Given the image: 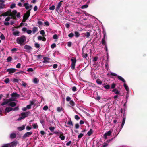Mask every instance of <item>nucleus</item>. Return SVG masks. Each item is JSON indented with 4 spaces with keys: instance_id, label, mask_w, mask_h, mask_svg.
Segmentation results:
<instances>
[{
    "instance_id": "f257e3e1",
    "label": "nucleus",
    "mask_w": 147,
    "mask_h": 147,
    "mask_svg": "<svg viewBox=\"0 0 147 147\" xmlns=\"http://www.w3.org/2000/svg\"><path fill=\"white\" fill-rule=\"evenodd\" d=\"M13 101V100L11 98L9 99H4L3 102L1 103V105L3 106L7 104L8 106L14 107L16 105V104Z\"/></svg>"
},
{
    "instance_id": "f03ea898",
    "label": "nucleus",
    "mask_w": 147,
    "mask_h": 147,
    "mask_svg": "<svg viewBox=\"0 0 147 147\" xmlns=\"http://www.w3.org/2000/svg\"><path fill=\"white\" fill-rule=\"evenodd\" d=\"M26 41V37L24 35H22L17 38L16 41L17 43L22 45L25 44Z\"/></svg>"
},
{
    "instance_id": "7ed1b4c3",
    "label": "nucleus",
    "mask_w": 147,
    "mask_h": 147,
    "mask_svg": "<svg viewBox=\"0 0 147 147\" xmlns=\"http://www.w3.org/2000/svg\"><path fill=\"white\" fill-rule=\"evenodd\" d=\"M112 133V131L111 130H109L107 132L105 133L104 134L103 137L106 140L108 138L109 136L111 135Z\"/></svg>"
},
{
    "instance_id": "20e7f679",
    "label": "nucleus",
    "mask_w": 147,
    "mask_h": 147,
    "mask_svg": "<svg viewBox=\"0 0 147 147\" xmlns=\"http://www.w3.org/2000/svg\"><path fill=\"white\" fill-rule=\"evenodd\" d=\"M24 6L26 10H28V11H29L31 10L32 8V5H29L28 3H26L24 4Z\"/></svg>"
},
{
    "instance_id": "39448f33",
    "label": "nucleus",
    "mask_w": 147,
    "mask_h": 147,
    "mask_svg": "<svg viewBox=\"0 0 147 147\" xmlns=\"http://www.w3.org/2000/svg\"><path fill=\"white\" fill-rule=\"evenodd\" d=\"M71 69H74L75 67V64L76 61V58L74 57H73L71 59Z\"/></svg>"
},
{
    "instance_id": "423d86ee",
    "label": "nucleus",
    "mask_w": 147,
    "mask_h": 147,
    "mask_svg": "<svg viewBox=\"0 0 147 147\" xmlns=\"http://www.w3.org/2000/svg\"><path fill=\"white\" fill-rule=\"evenodd\" d=\"M24 48L26 50V52L29 53L31 52L32 50V47L28 45H26L24 47Z\"/></svg>"
},
{
    "instance_id": "0eeeda50",
    "label": "nucleus",
    "mask_w": 147,
    "mask_h": 147,
    "mask_svg": "<svg viewBox=\"0 0 147 147\" xmlns=\"http://www.w3.org/2000/svg\"><path fill=\"white\" fill-rule=\"evenodd\" d=\"M30 12L29 11H28L24 15L23 17V21L25 22L26 20L30 16Z\"/></svg>"
},
{
    "instance_id": "6e6552de",
    "label": "nucleus",
    "mask_w": 147,
    "mask_h": 147,
    "mask_svg": "<svg viewBox=\"0 0 147 147\" xmlns=\"http://www.w3.org/2000/svg\"><path fill=\"white\" fill-rule=\"evenodd\" d=\"M9 144V147H14L18 144V142L17 141H15Z\"/></svg>"
},
{
    "instance_id": "1a4fd4ad",
    "label": "nucleus",
    "mask_w": 147,
    "mask_h": 147,
    "mask_svg": "<svg viewBox=\"0 0 147 147\" xmlns=\"http://www.w3.org/2000/svg\"><path fill=\"white\" fill-rule=\"evenodd\" d=\"M32 132H27L23 136V138H25L26 137H29L32 134Z\"/></svg>"
},
{
    "instance_id": "9d476101",
    "label": "nucleus",
    "mask_w": 147,
    "mask_h": 147,
    "mask_svg": "<svg viewBox=\"0 0 147 147\" xmlns=\"http://www.w3.org/2000/svg\"><path fill=\"white\" fill-rule=\"evenodd\" d=\"M7 71L8 72L9 74H10L15 72L16 69L15 68H9L7 69Z\"/></svg>"
},
{
    "instance_id": "9b49d317",
    "label": "nucleus",
    "mask_w": 147,
    "mask_h": 147,
    "mask_svg": "<svg viewBox=\"0 0 147 147\" xmlns=\"http://www.w3.org/2000/svg\"><path fill=\"white\" fill-rule=\"evenodd\" d=\"M13 108L9 107H7L5 109V112L8 113L13 110Z\"/></svg>"
},
{
    "instance_id": "f8f14e48",
    "label": "nucleus",
    "mask_w": 147,
    "mask_h": 147,
    "mask_svg": "<svg viewBox=\"0 0 147 147\" xmlns=\"http://www.w3.org/2000/svg\"><path fill=\"white\" fill-rule=\"evenodd\" d=\"M62 2V1H61L58 3L57 6L56 7V9L57 11H58L60 7H61L62 5L61 2Z\"/></svg>"
},
{
    "instance_id": "ddd939ff",
    "label": "nucleus",
    "mask_w": 147,
    "mask_h": 147,
    "mask_svg": "<svg viewBox=\"0 0 147 147\" xmlns=\"http://www.w3.org/2000/svg\"><path fill=\"white\" fill-rule=\"evenodd\" d=\"M103 35V38L101 42L103 45H105L106 44L105 40L107 39V35H105H105Z\"/></svg>"
},
{
    "instance_id": "4468645a",
    "label": "nucleus",
    "mask_w": 147,
    "mask_h": 147,
    "mask_svg": "<svg viewBox=\"0 0 147 147\" xmlns=\"http://www.w3.org/2000/svg\"><path fill=\"white\" fill-rule=\"evenodd\" d=\"M21 115L22 117L24 119L27 117L28 115V114L27 112L22 113H21Z\"/></svg>"
},
{
    "instance_id": "2eb2a0df",
    "label": "nucleus",
    "mask_w": 147,
    "mask_h": 147,
    "mask_svg": "<svg viewBox=\"0 0 147 147\" xmlns=\"http://www.w3.org/2000/svg\"><path fill=\"white\" fill-rule=\"evenodd\" d=\"M118 78V79H119V80L122 81L124 83H125L126 81L125 80H124V79L121 76L118 75L117 76Z\"/></svg>"
},
{
    "instance_id": "dca6fc26",
    "label": "nucleus",
    "mask_w": 147,
    "mask_h": 147,
    "mask_svg": "<svg viewBox=\"0 0 147 147\" xmlns=\"http://www.w3.org/2000/svg\"><path fill=\"white\" fill-rule=\"evenodd\" d=\"M25 126L26 125H23L21 127H18L17 129L20 131L23 130L25 129Z\"/></svg>"
},
{
    "instance_id": "f3484780",
    "label": "nucleus",
    "mask_w": 147,
    "mask_h": 147,
    "mask_svg": "<svg viewBox=\"0 0 147 147\" xmlns=\"http://www.w3.org/2000/svg\"><path fill=\"white\" fill-rule=\"evenodd\" d=\"M5 5L4 3H0V10L1 9H3L6 8Z\"/></svg>"
},
{
    "instance_id": "a211bd4d",
    "label": "nucleus",
    "mask_w": 147,
    "mask_h": 147,
    "mask_svg": "<svg viewBox=\"0 0 147 147\" xmlns=\"http://www.w3.org/2000/svg\"><path fill=\"white\" fill-rule=\"evenodd\" d=\"M44 61H43V63H48V61L49 60V58L45 57L43 58Z\"/></svg>"
},
{
    "instance_id": "6ab92c4d",
    "label": "nucleus",
    "mask_w": 147,
    "mask_h": 147,
    "mask_svg": "<svg viewBox=\"0 0 147 147\" xmlns=\"http://www.w3.org/2000/svg\"><path fill=\"white\" fill-rule=\"evenodd\" d=\"M124 86L125 89L126 90L127 92H129V89L128 87V86L125 83L124 84H123Z\"/></svg>"
},
{
    "instance_id": "aec40b11",
    "label": "nucleus",
    "mask_w": 147,
    "mask_h": 147,
    "mask_svg": "<svg viewBox=\"0 0 147 147\" xmlns=\"http://www.w3.org/2000/svg\"><path fill=\"white\" fill-rule=\"evenodd\" d=\"M16 136V134L14 133H12L10 134V138H11L13 139L15 138Z\"/></svg>"
},
{
    "instance_id": "412c9836",
    "label": "nucleus",
    "mask_w": 147,
    "mask_h": 147,
    "mask_svg": "<svg viewBox=\"0 0 147 147\" xmlns=\"http://www.w3.org/2000/svg\"><path fill=\"white\" fill-rule=\"evenodd\" d=\"M19 32L18 31H14L13 33V35L16 36H19Z\"/></svg>"
},
{
    "instance_id": "4be33fe9",
    "label": "nucleus",
    "mask_w": 147,
    "mask_h": 147,
    "mask_svg": "<svg viewBox=\"0 0 147 147\" xmlns=\"http://www.w3.org/2000/svg\"><path fill=\"white\" fill-rule=\"evenodd\" d=\"M39 80L36 78H34L33 80V82L35 84H37L38 83Z\"/></svg>"
},
{
    "instance_id": "5701e85b",
    "label": "nucleus",
    "mask_w": 147,
    "mask_h": 147,
    "mask_svg": "<svg viewBox=\"0 0 147 147\" xmlns=\"http://www.w3.org/2000/svg\"><path fill=\"white\" fill-rule=\"evenodd\" d=\"M11 12L9 11H7V12L4 13L3 14V16H7L9 15H11Z\"/></svg>"
},
{
    "instance_id": "b1692460",
    "label": "nucleus",
    "mask_w": 147,
    "mask_h": 147,
    "mask_svg": "<svg viewBox=\"0 0 147 147\" xmlns=\"http://www.w3.org/2000/svg\"><path fill=\"white\" fill-rule=\"evenodd\" d=\"M93 133V131L92 129H90L89 131L87 133V135L89 136H90Z\"/></svg>"
},
{
    "instance_id": "393cba45",
    "label": "nucleus",
    "mask_w": 147,
    "mask_h": 147,
    "mask_svg": "<svg viewBox=\"0 0 147 147\" xmlns=\"http://www.w3.org/2000/svg\"><path fill=\"white\" fill-rule=\"evenodd\" d=\"M17 13V11L16 10H14L12 11V13L11 12V15H12L13 16H15Z\"/></svg>"
},
{
    "instance_id": "a878e982",
    "label": "nucleus",
    "mask_w": 147,
    "mask_h": 147,
    "mask_svg": "<svg viewBox=\"0 0 147 147\" xmlns=\"http://www.w3.org/2000/svg\"><path fill=\"white\" fill-rule=\"evenodd\" d=\"M38 30L37 28L36 27H34L32 29V33L33 34H34Z\"/></svg>"
},
{
    "instance_id": "bb28decb",
    "label": "nucleus",
    "mask_w": 147,
    "mask_h": 147,
    "mask_svg": "<svg viewBox=\"0 0 147 147\" xmlns=\"http://www.w3.org/2000/svg\"><path fill=\"white\" fill-rule=\"evenodd\" d=\"M96 82L99 85L101 84L102 83L101 80L99 79H98L96 80Z\"/></svg>"
},
{
    "instance_id": "cd10ccee",
    "label": "nucleus",
    "mask_w": 147,
    "mask_h": 147,
    "mask_svg": "<svg viewBox=\"0 0 147 147\" xmlns=\"http://www.w3.org/2000/svg\"><path fill=\"white\" fill-rule=\"evenodd\" d=\"M12 96L13 97H18L19 96V95L16 93H13L12 94Z\"/></svg>"
},
{
    "instance_id": "c85d7f7f",
    "label": "nucleus",
    "mask_w": 147,
    "mask_h": 147,
    "mask_svg": "<svg viewBox=\"0 0 147 147\" xmlns=\"http://www.w3.org/2000/svg\"><path fill=\"white\" fill-rule=\"evenodd\" d=\"M10 81L9 79L8 78H7L4 80V82L6 84L9 83Z\"/></svg>"
},
{
    "instance_id": "c756f323",
    "label": "nucleus",
    "mask_w": 147,
    "mask_h": 147,
    "mask_svg": "<svg viewBox=\"0 0 147 147\" xmlns=\"http://www.w3.org/2000/svg\"><path fill=\"white\" fill-rule=\"evenodd\" d=\"M115 139V138H112L111 139H109L106 142H107V143H109L110 142L112 141L113 140Z\"/></svg>"
},
{
    "instance_id": "7c9ffc66",
    "label": "nucleus",
    "mask_w": 147,
    "mask_h": 147,
    "mask_svg": "<svg viewBox=\"0 0 147 147\" xmlns=\"http://www.w3.org/2000/svg\"><path fill=\"white\" fill-rule=\"evenodd\" d=\"M129 92H127V94L126 95V102H127L128 99V97L129 96Z\"/></svg>"
},
{
    "instance_id": "2f4dec72",
    "label": "nucleus",
    "mask_w": 147,
    "mask_h": 147,
    "mask_svg": "<svg viewBox=\"0 0 147 147\" xmlns=\"http://www.w3.org/2000/svg\"><path fill=\"white\" fill-rule=\"evenodd\" d=\"M54 133L55 134H59L61 135H63V134L61 132H58L57 131H56L54 132Z\"/></svg>"
},
{
    "instance_id": "473e14b6",
    "label": "nucleus",
    "mask_w": 147,
    "mask_h": 147,
    "mask_svg": "<svg viewBox=\"0 0 147 147\" xmlns=\"http://www.w3.org/2000/svg\"><path fill=\"white\" fill-rule=\"evenodd\" d=\"M88 7V5L87 4H85L83 5L81 7V8L82 9H84L87 8Z\"/></svg>"
},
{
    "instance_id": "72a5a7b5",
    "label": "nucleus",
    "mask_w": 147,
    "mask_h": 147,
    "mask_svg": "<svg viewBox=\"0 0 147 147\" xmlns=\"http://www.w3.org/2000/svg\"><path fill=\"white\" fill-rule=\"evenodd\" d=\"M90 35V33L88 32H86V34L85 35V36L87 38H89V37Z\"/></svg>"
},
{
    "instance_id": "f704fd0d",
    "label": "nucleus",
    "mask_w": 147,
    "mask_h": 147,
    "mask_svg": "<svg viewBox=\"0 0 147 147\" xmlns=\"http://www.w3.org/2000/svg\"><path fill=\"white\" fill-rule=\"evenodd\" d=\"M12 58L10 56L8 57L7 59V61L8 62H10L12 60Z\"/></svg>"
},
{
    "instance_id": "c9c22d12",
    "label": "nucleus",
    "mask_w": 147,
    "mask_h": 147,
    "mask_svg": "<svg viewBox=\"0 0 147 147\" xmlns=\"http://www.w3.org/2000/svg\"><path fill=\"white\" fill-rule=\"evenodd\" d=\"M67 124L71 126H73V125L72 122L71 120L68 121Z\"/></svg>"
},
{
    "instance_id": "e433bc0d",
    "label": "nucleus",
    "mask_w": 147,
    "mask_h": 147,
    "mask_svg": "<svg viewBox=\"0 0 147 147\" xmlns=\"http://www.w3.org/2000/svg\"><path fill=\"white\" fill-rule=\"evenodd\" d=\"M59 137L62 140H64L65 139V136L62 135H60Z\"/></svg>"
},
{
    "instance_id": "4c0bfd02",
    "label": "nucleus",
    "mask_w": 147,
    "mask_h": 147,
    "mask_svg": "<svg viewBox=\"0 0 147 147\" xmlns=\"http://www.w3.org/2000/svg\"><path fill=\"white\" fill-rule=\"evenodd\" d=\"M69 103L73 107H74L75 105L74 102L72 100H70Z\"/></svg>"
},
{
    "instance_id": "58836bf2",
    "label": "nucleus",
    "mask_w": 147,
    "mask_h": 147,
    "mask_svg": "<svg viewBox=\"0 0 147 147\" xmlns=\"http://www.w3.org/2000/svg\"><path fill=\"white\" fill-rule=\"evenodd\" d=\"M108 145V144L107 142H104L103 145L102 146V147H107Z\"/></svg>"
},
{
    "instance_id": "ea45409f",
    "label": "nucleus",
    "mask_w": 147,
    "mask_h": 147,
    "mask_svg": "<svg viewBox=\"0 0 147 147\" xmlns=\"http://www.w3.org/2000/svg\"><path fill=\"white\" fill-rule=\"evenodd\" d=\"M33 127L34 129H36L38 127V125L37 124H32Z\"/></svg>"
},
{
    "instance_id": "a19ab883",
    "label": "nucleus",
    "mask_w": 147,
    "mask_h": 147,
    "mask_svg": "<svg viewBox=\"0 0 147 147\" xmlns=\"http://www.w3.org/2000/svg\"><path fill=\"white\" fill-rule=\"evenodd\" d=\"M104 87L106 89H108L110 88V86L108 84H107L104 86Z\"/></svg>"
},
{
    "instance_id": "79ce46f5",
    "label": "nucleus",
    "mask_w": 147,
    "mask_h": 147,
    "mask_svg": "<svg viewBox=\"0 0 147 147\" xmlns=\"http://www.w3.org/2000/svg\"><path fill=\"white\" fill-rule=\"evenodd\" d=\"M1 147H9V144H3Z\"/></svg>"
},
{
    "instance_id": "37998d69",
    "label": "nucleus",
    "mask_w": 147,
    "mask_h": 147,
    "mask_svg": "<svg viewBox=\"0 0 147 147\" xmlns=\"http://www.w3.org/2000/svg\"><path fill=\"white\" fill-rule=\"evenodd\" d=\"M84 134L80 133V134L78 135V138H80L82 137L84 135Z\"/></svg>"
},
{
    "instance_id": "c03bdc74",
    "label": "nucleus",
    "mask_w": 147,
    "mask_h": 147,
    "mask_svg": "<svg viewBox=\"0 0 147 147\" xmlns=\"http://www.w3.org/2000/svg\"><path fill=\"white\" fill-rule=\"evenodd\" d=\"M57 111L59 112H60L62 111V108L60 107H58L57 108Z\"/></svg>"
},
{
    "instance_id": "a18cd8bd",
    "label": "nucleus",
    "mask_w": 147,
    "mask_h": 147,
    "mask_svg": "<svg viewBox=\"0 0 147 147\" xmlns=\"http://www.w3.org/2000/svg\"><path fill=\"white\" fill-rule=\"evenodd\" d=\"M16 4L14 3H12L11 4L10 6V8L11 9H13L15 7Z\"/></svg>"
},
{
    "instance_id": "49530a36",
    "label": "nucleus",
    "mask_w": 147,
    "mask_h": 147,
    "mask_svg": "<svg viewBox=\"0 0 147 147\" xmlns=\"http://www.w3.org/2000/svg\"><path fill=\"white\" fill-rule=\"evenodd\" d=\"M105 45V50L106 51V52H107V54H108V48H107V45L106 44H105V45Z\"/></svg>"
},
{
    "instance_id": "de8ad7c7",
    "label": "nucleus",
    "mask_w": 147,
    "mask_h": 147,
    "mask_svg": "<svg viewBox=\"0 0 147 147\" xmlns=\"http://www.w3.org/2000/svg\"><path fill=\"white\" fill-rule=\"evenodd\" d=\"M55 6L53 5L52 6L50 7L49 9L51 10H54L55 9Z\"/></svg>"
},
{
    "instance_id": "09e8293b",
    "label": "nucleus",
    "mask_w": 147,
    "mask_h": 147,
    "mask_svg": "<svg viewBox=\"0 0 147 147\" xmlns=\"http://www.w3.org/2000/svg\"><path fill=\"white\" fill-rule=\"evenodd\" d=\"M44 24L45 25H44V26H47L49 25V23L47 21L45 22Z\"/></svg>"
},
{
    "instance_id": "8fccbe9b",
    "label": "nucleus",
    "mask_w": 147,
    "mask_h": 147,
    "mask_svg": "<svg viewBox=\"0 0 147 147\" xmlns=\"http://www.w3.org/2000/svg\"><path fill=\"white\" fill-rule=\"evenodd\" d=\"M49 129L51 131H53L55 129V128L53 127H50L49 128Z\"/></svg>"
},
{
    "instance_id": "3c124183",
    "label": "nucleus",
    "mask_w": 147,
    "mask_h": 147,
    "mask_svg": "<svg viewBox=\"0 0 147 147\" xmlns=\"http://www.w3.org/2000/svg\"><path fill=\"white\" fill-rule=\"evenodd\" d=\"M75 36L76 37H78L79 36V33L77 32H75Z\"/></svg>"
},
{
    "instance_id": "603ef678",
    "label": "nucleus",
    "mask_w": 147,
    "mask_h": 147,
    "mask_svg": "<svg viewBox=\"0 0 147 147\" xmlns=\"http://www.w3.org/2000/svg\"><path fill=\"white\" fill-rule=\"evenodd\" d=\"M18 50V49L16 48H14L11 49V51L12 52L14 53L16 51Z\"/></svg>"
},
{
    "instance_id": "864d4df0",
    "label": "nucleus",
    "mask_w": 147,
    "mask_h": 147,
    "mask_svg": "<svg viewBox=\"0 0 147 147\" xmlns=\"http://www.w3.org/2000/svg\"><path fill=\"white\" fill-rule=\"evenodd\" d=\"M75 118L76 120H78L80 119V117L78 115H76L75 116Z\"/></svg>"
},
{
    "instance_id": "5fc2aeb1",
    "label": "nucleus",
    "mask_w": 147,
    "mask_h": 147,
    "mask_svg": "<svg viewBox=\"0 0 147 147\" xmlns=\"http://www.w3.org/2000/svg\"><path fill=\"white\" fill-rule=\"evenodd\" d=\"M0 38L2 40H4L5 39V37L4 35L3 34H1V36H0Z\"/></svg>"
},
{
    "instance_id": "6e6d98bb",
    "label": "nucleus",
    "mask_w": 147,
    "mask_h": 147,
    "mask_svg": "<svg viewBox=\"0 0 147 147\" xmlns=\"http://www.w3.org/2000/svg\"><path fill=\"white\" fill-rule=\"evenodd\" d=\"M110 74L111 75L115 76H117V77L118 76L116 74H115V73H113V72H111Z\"/></svg>"
},
{
    "instance_id": "4d7b16f0",
    "label": "nucleus",
    "mask_w": 147,
    "mask_h": 147,
    "mask_svg": "<svg viewBox=\"0 0 147 147\" xmlns=\"http://www.w3.org/2000/svg\"><path fill=\"white\" fill-rule=\"evenodd\" d=\"M53 38L54 39H57L58 38V37L57 35L55 34L53 36Z\"/></svg>"
},
{
    "instance_id": "13d9d810",
    "label": "nucleus",
    "mask_w": 147,
    "mask_h": 147,
    "mask_svg": "<svg viewBox=\"0 0 147 147\" xmlns=\"http://www.w3.org/2000/svg\"><path fill=\"white\" fill-rule=\"evenodd\" d=\"M26 32H27V33L28 34H29L31 33L32 31L31 30L28 29V30H26Z\"/></svg>"
},
{
    "instance_id": "bf43d9fd",
    "label": "nucleus",
    "mask_w": 147,
    "mask_h": 147,
    "mask_svg": "<svg viewBox=\"0 0 147 147\" xmlns=\"http://www.w3.org/2000/svg\"><path fill=\"white\" fill-rule=\"evenodd\" d=\"M40 46V45L38 43H36L35 44V47L36 48H39Z\"/></svg>"
},
{
    "instance_id": "052dcab7",
    "label": "nucleus",
    "mask_w": 147,
    "mask_h": 147,
    "mask_svg": "<svg viewBox=\"0 0 147 147\" xmlns=\"http://www.w3.org/2000/svg\"><path fill=\"white\" fill-rule=\"evenodd\" d=\"M56 46V45L55 43L52 44L51 46V48L53 49Z\"/></svg>"
},
{
    "instance_id": "680f3d73",
    "label": "nucleus",
    "mask_w": 147,
    "mask_h": 147,
    "mask_svg": "<svg viewBox=\"0 0 147 147\" xmlns=\"http://www.w3.org/2000/svg\"><path fill=\"white\" fill-rule=\"evenodd\" d=\"M27 71L28 72H32L33 71V69L32 68H30L28 69L27 70Z\"/></svg>"
},
{
    "instance_id": "e2e57ef3",
    "label": "nucleus",
    "mask_w": 147,
    "mask_h": 147,
    "mask_svg": "<svg viewBox=\"0 0 147 147\" xmlns=\"http://www.w3.org/2000/svg\"><path fill=\"white\" fill-rule=\"evenodd\" d=\"M21 64L20 63H18L16 65V67L17 68H20Z\"/></svg>"
},
{
    "instance_id": "0e129e2a",
    "label": "nucleus",
    "mask_w": 147,
    "mask_h": 147,
    "mask_svg": "<svg viewBox=\"0 0 147 147\" xmlns=\"http://www.w3.org/2000/svg\"><path fill=\"white\" fill-rule=\"evenodd\" d=\"M116 86V85L115 83H113L112 84L111 86V88L112 89H113Z\"/></svg>"
},
{
    "instance_id": "69168bd1",
    "label": "nucleus",
    "mask_w": 147,
    "mask_h": 147,
    "mask_svg": "<svg viewBox=\"0 0 147 147\" xmlns=\"http://www.w3.org/2000/svg\"><path fill=\"white\" fill-rule=\"evenodd\" d=\"M71 99V98L69 96H67L66 98V100L67 101H70Z\"/></svg>"
},
{
    "instance_id": "338daca9",
    "label": "nucleus",
    "mask_w": 147,
    "mask_h": 147,
    "mask_svg": "<svg viewBox=\"0 0 147 147\" xmlns=\"http://www.w3.org/2000/svg\"><path fill=\"white\" fill-rule=\"evenodd\" d=\"M74 34L71 33L69 34L68 36L69 37L71 38L74 36Z\"/></svg>"
},
{
    "instance_id": "774afa93",
    "label": "nucleus",
    "mask_w": 147,
    "mask_h": 147,
    "mask_svg": "<svg viewBox=\"0 0 147 147\" xmlns=\"http://www.w3.org/2000/svg\"><path fill=\"white\" fill-rule=\"evenodd\" d=\"M48 109V107L47 106H45L43 108V109L44 110L46 111Z\"/></svg>"
}]
</instances>
